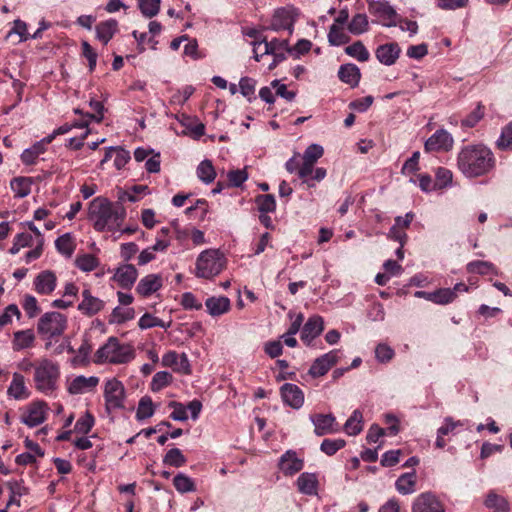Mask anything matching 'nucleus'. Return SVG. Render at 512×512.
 I'll return each mask as SVG.
<instances>
[{
	"label": "nucleus",
	"mask_w": 512,
	"mask_h": 512,
	"mask_svg": "<svg viewBox=\"0 0 512 512\" xmlns=\"http://www.w3.org/2000/svg\"><path fill=\"white\" fill-rule=\"evenodd\" d=\"M456 166L466 178L482 177L495 168V156L483 144H468L459 150Z\"/></svg>",
	"instance_id": "nucleus-1"
},
{
	"label": "nucleus",
	"mask_w": 512,
	"mask_h": 512,
	"mask_svg": "<svg viewBox=\"0 0 512 512\" xmlns=\"http://www.w3.org/2000/svg\"><path fill=\"white\" fill-rule=\"evenodd\" d=\"M125 216L126 211L122 206H115L106 198L97 197L90 202L88 218L96 231L118 230Z\"/></svg>",
	"instance_id": "nucleus-2"
},
{
	"label": "nucleus",
	"mask_w": 512,
	"mask_h": 512,
	"mask_svg": "<svg viewBox=\"0 0 512 512\" xmlns=\"http://www.w3.org/2000/svg\"><path fill=\"white\" fill-rule=\"evenodd\" d=\"M134 358V347L128 343H121L113 336L95 352V362L98 364H126Z\"/></svg>",
	"instance_id": "nucleus-3"
},
{
	"label": "nucleus",
	"mask_w": 512,
	"mask_h": 512,
	"mask_svg": "<svg viewBox=\"0 0 512 512\" xmlns=\"http://www.w3.org/2000/svg\"><path fill=\"white\" fill-rule=\"evenodd\" d=\"M68 319L60 312H46L38 320L37 333L45 342V349L50 350L67 329Z\"/></svg>",
	"instance_id": "nucleus-4"
},
{
	"label": "nucleus",
	"mask_w": 512,
	"mask_h": 512,
	"mask_svg": "<svg viewBox=\"0 0 512 512\" xmlns=\"http://www.w3.org/2000/svg\"><path fill=\"white\" fill-rule=\"evenodd\" d=\"M60 366L48 358H42L35 363L33 380L36 390L43 394L53 393L58 386Z\"/></svg>",
	"instance_id": "nucleus-5"
},
{
	"label": "nucleus",
	"mask_w": 512,
	"mask_h": 512,
	"mask_svg": "<svg viewBox=\"0 0 512 512\" xmlns=\"http://www.w3.org/2000/svg\"><path fill=\"white\" fill-rule=\"evenodd\" d=\"M226 267V258L218 249L202 251L195 262V276L211 280L219 275Z\"/></svg>",
	"instance_id": "nucleus-6"
},
{
	"label": "nucleus",
	"mask_w": 512,
	"mask_h": 512,
	"mask_svg": "<svg viewBox=\"0 0 512 512\" xmlns=\"http://www.w3.org/2000/svg\"><path fill=\"white\" fill-rule=\"evenodd\" d=\"M103 397L107 414L124 409L126 400L124 384L116 377L107 379L103 386Z\"/></svg>",
	"instance_id": "nucleus-7"
},
{
	"label": "nucleus",
	"mask_w": 512,
	"mask_h": 512,
	"mask_svg": "<svg viewBox=\"0 0 512 512\" xmlns=\"http://www.w3.org/2000/svg\"><path fill=\"white\" fill-rule=\"evenodd\" d=\"M413 512H445L443 503L432 492L418 495L412 505Z\"/></svg>",
	"instance_id": "nucleus-8"
},
{
	"label": "nucleus",
	"mask_w": 512,
	"mask_h": 512,
	"mask_svg": "<svg viewBox=\"0 0 512 512\" xmlns=\"http://www.w3.org/2000/svg\"><path fill=\"white\" fill-rule=\"evenodd\" d=\"M338 350H332L316 358L309 368L308 374L313 378L324 376L339 360Z\"/></svg>",
	"instance_id": "nucleus-9"
},
{
	"label": "nucleus",
	"mask_w": 512,
	"mask_h": 512,
	"mask_svg": "<svg viewBox=\"0 0 512 512\" xmlns=\"http://www.w3.org/2000/svg\"><path fill=\"white\" fill-rule=\"evenodd\" d=\"M57 286V276L51 270L38 273L33 280V288L39 295H50Z\"/></svg>",
	"instance_id": "nucleus-10"
},
{
	"label": "nucleus",
	"mask_w": 512,
	"mask_h": 512,
	"mask_svg": "<svg viewBox=\"0 0 512 512\" xmlns=\"http://www.w3.org/2000/svg\"><path fill=\"white\" fill-rule=\"evenodd\" d=\"M454 144L451 134L444 130L439 129L431 135L425 142L426 151H449Z\"/></svg>",
	"instance_id": "nucleus-11"
},
{
	"label": "nucleus",
	"mask_w": 512,
	"mask_h": 512,
	"mask_svg": "<svg viewBox=\"0 0 512 512\" xmlns=\"http://www.w3.org/2000/svg\"><path fill=\"white\" fill-rule=\"evenodd\" d=\"M138 270L132 264H122L115 269L112 280L123 289H130L136 282Z\"/></svg>",
	"instance_id": "nucleus-12"
},
{
	"label": "nucleus",
	"mask_w": 512,
	"mask_h": 512,
	"mask_svg": "<svg viewBox=\"0 0 512 512\" xmlns=\"http://www.w3.org/2000/svg\"><path fill=\"white\" fill-rule=\"evenodd\" d=\"M294 23L295 17L293 10L288 8H279L272 16L269 29L273 31L288 30L291 34Z\"/></svg>",
	"instance_id": "nucleus-13"
},
{
	"label": "nucleus",
	"mask_w": 512,
	"mask_h": 512,
	"mask_svg": "<svg viewBox=\"0 0 512 512\" xmlns=\"http://www.w3.org/2000/svg\"><path fill=\"white\" fill-rule=\"evenodd\" d=\"M265 52H270V55L273 57L272 62L268 64V69L272 70L279 62L285 59V53L291 52V49L287 39L275 38L271 41L266 40Z\"/></svg>",
	"instance_id": "nucleus-14"
},
{
	"label": "nucleus",
	"mask_w": 512,
	"mask_h": 512,
	"mask_svg": "<svg viewBox=\"0 0 512 512\" xmlns=\"http://www.w3.org/2000/svg\"><path fill=\"white\" fill-rule=\"evenodd\" d=\"M100 382L99 377L90 376L86 377L79 375L74 377L67 385V391L71 395L84 394L95 390Z\"/></svg>",
	"instance_id": "nucleus-15"
},
{
	"label": "nucleus",
	"mask_w": 512,
	"mask_h": 512,
	"mask_svg": "<svg viewBox=\"0 0 512 512\" xmlns=\"http://www.w3.org/2000/svg\"><path fill=\"white\" fill-rule=\"evenodd\" d=\"M314 424V432L318 436L333 434L338 432L336 418L332 414H315L310 416Z\"/></svg>",
	"instance_id": "nucleus-16"
},
{
	"label": "nucleus",
	"mask_w": 512,
	"mask_h": 512,
	"mask_svg": "<svg viewBox=\"0 0 512 512\" xmlns=\"http://www.w3.org/2000/svg\"><path fill=\"white\" fill-rule=\"evenodd\" d=\"M161 364L164 367L172 368L176 372L190 373V364L185 353L178 354L176 351H168L162 356Z\"/></svg>",
	"instance_id": "nucleus-17"
},
{
	"label": "nucleus",
	"mask_w": 512,
	"mask_h": 512,
	"mask_svg": "<svg viewBox=\"0 0 512 512\" xmlns=\"http://www.w3.org/2000/svg\"><path fill=\"white\" fill-rule=\"evenodd\" d=\"M46 419V404L42 401L32 402L22 416V422L28 427H36Z\"/></svg>",
	"instance_id": "nucleus-18"
},
{
	"label": "nucleus",
	"mask_w": 512,
	"mask_h": 512,
	"mask_svg": "<svg viewBox=\"0 0 512 512\" xmlns=\"http://www.w3.org/2000/svg\"><path fill=\"white\" fill-rule=\"evenodd\" d=\"M280 393L284 403L294 409H299L304 404V394L295 384L285 383L280 388Z\"/></svg>",
	"instance_id": "nucleus-19"
},
{
	"label": "nucleus",
	"mask_w": 512,
	"mask_h": 512,
	"mask_svg": "<svg viewBox=\"0 0 512 512\" xmlns=\"http://www.w3.org/2000/svg\"><path fill=\"white\" fill-rule=\"evenodd\" d=\"M400 53L401 48L395 42L380 45L375 50V56L377 60L385 66H391L395 64L400 56Z\"/></svg>",
	"instance_id": "nucleus-20"
},
{
	"label": "nucleus",
	"mask_w": 512,
	"mask_h": 512,
	"mask_svg": "<svg viewBox=\"0 0 512 512\" xmlns=\"http://www.w3.org/2000/svg\"><path fill=\"white\" fill-rule=\"evenodd\" d=\"M304 467L303 459L299 458L295 451L288 450L280 458L279 468L284 475L292 476Z\"/></svg>",
	"instance_id": "nucleus-21"
},
{
	"label": "nucleus",
	"mask_w": 512,
	"mask_h": 512,
	"mask_svg": "<svg viewBox=\"0 0 512 512\" xmlns=\"http://www.w3.org/2000/svg\"><path fill=\"white\" fill-rule=\"evenodd\" d=\"M370 13L376 15L383 26L395 25L396 11L387 3L372 2L369 4Z\"/></svg>",
	"instance_id": "nucleus-22"
},
{
	"label": "nucleus",
	"mask_w": 512,
	"mask_h": 512,
	"mask_svg": "<svg viewBox=\"0 0 512 512\" xmlns=\"http://www.w3.org/2000/svg\"><path fill=\"white\" fill-rule=\"evenodd\" d=\"M163 286V279L159 274H148L140 279L136 292L142 297H149L160 290Z\"/></svg>",
	"instance_id": "nucleus-23"
},
{
	"label": "nucleus",
	"mask_w": 512,
	"mask_h": 512,
	"mask_svg": "<svg viewBox=\"0 0 512 512\" xmlns=\"http://www.w3.org/2000/svg\"><path fill=\"white\" fill-rule=\"evenodd\" d=\"M104 307V302L91 294L89 289L82 292V301L79 303L77 309L86 316H93L100 312Z\"/></svg>",
	"instance_id": "nucleus-24"
},
{
	"label": "nucleus",
	"mask_w": 512,
	"mask_h": 512,
	"mask_svg": "<svg viewBox=\"0 0 512 512\" xmlns=\"http://www.w3.org/2000/svg\"><path fill=\"white\" fill-rule=\"evenodd\" d=\"M7 395L15 400H25L30 397V391L26 387L25 377L15 372L12 381L7 389Z\"/></svg>",
	"instance_id": "nucleus-25"
},
{
	"label": "nucleus",
	"mask_w": 512,
	"mask_h": 512,
	"mask_svg": "<svg viewBox=\"0 0 512 512\" xmlns=\"http://www.w3.org/2000/svg\"><path fill=\"white\" fill-rule=\"evenodd\" d=\"M324 329V322L320 316H312L304 324L301 339L303 342L310 344L317 336H319Z\"/></svg>",
	"instance_id": "nucleus-26"
},
{
	"label": "nucleus",
	"mask_w": 512,
	"mask_h": 512,
	"mask_svg": "<svg viewBox=\"0 0 512 512\" xmlns=\"http://www.w3.org/2000/svg\"><path fill=\"white\" fill-rule=\"evenodd\" d=\"M36 341L35 333L32 329L19 330L13 333L12 349L13 351H22L34 347Z\"/></svg>",
	"instance_id": "nucleus-27"
},
{
	"label": "nucleus",
	"mask_w": 512,
	"mask_h": 512,
	"mask_svg": "<svg viewBox=\"0 0 512 512\" xmlns=\"http://www.w3.org/2000/svg\"><path fill=\"white\" fill-rule=\"evenodd\" d=\"M205 306L212 317H218L230 310L231 302L226 296H212L206 299Z\"/></svg>",
	"instance_id": "nucleus-28"
},
{
	"label": "nucleus",
	"mask_w": 512,
	"mask_h": 512,
	"mask_svg": "<svg viewBox=\"0 0 512 512\" xmlns=\"http://www.w3.org/2000/svg\"><path fill=\"white\" fill-rule=\"evenodd\" d=\"M318 477L315 473L304 472L297 478L296 485L300 493L316 495L318 491Z\"/></svg>",
	"instance_id": "nucleus-29"
},
{
	"label": "nucleus",
	"mask_w": 512,
	"mask_h": 512,
	"mask_svg": "<svg viewBox=\"0 0 512 512\" xmlns=\"http://www.w3.org/2000/svg\"><path fill=\"white\" fill-rule=\"evenodd\" d=\"M338 77L352 88L358 86L361 78L360 69L352 63L343 64L338 70Z\"/></svg>",
	"instance_id": "nucleus-30"
},
{
	"label": "nucleus",
	"mask_w": 512,
	"mask_h": 512,
	"mask_svg": "<svg viewBox=\"0 0 512 512\" xmlns=\"http://www.w3.org/2000/svg\"><path fill=\"white\" fill-rule=\"evenodd\" d=\"M118 30V22L115 19H109L102 21L96 25V38L101 41L104 45L113 38Z\"/></svg>",
	"instance_id": "nucleus-31"
},
{
	"label": "nucleus",
	"mask_w": 512,
	"mask_h": 512,
	"mask_svg": "<svg viewBox=\"0 0 512 512\" xmlns=\"http://www.w3.org/2000/svg\"><path fill=\"white\" fill-rule=\"evenodd\" d=\"M466 270L471 274L478 275H498V270L493 263L488 261L476 260L466 265Z\"/></svg>",
	"instance_id": "nucleus-32"
},
{
	"label": "nucleus",
	"mask_w": 512,
	"mask_h": 512,
	"mask_svg": "<svg viewBox=\"0 0 512 512\" xmlns=\"http://www.w3.org/2000/svg\"><path fill=\"white\" fill-rule=\"evenodd\" d=\"M363 429V415L359 410L353 411L344 424V431L350 435H358Z\"/></svg>",
	"instance_id": "nucleus-33"
},
{
	"label": "nucleus",
	"mask_w": 512,
	"mask_h": 512,
	"mask_svg": "<svg viewBox=\"0 0 512 512\" xmlns=\"http://www.w3.org/2000/svg\"><path fill=\"white\" fill-rule=\"evenodd\" d=\"M416 476L415 473H405L396 481V489L403 495L411 494L415 491Z\"/></svg>",
	"instance_id": "nucleus-34"
},
{
	"label": "nucleus",
	"mask_w": 512,
	"mask_h": 512,
	"mask_svg": "<svg viewBox=\"0 0 512 512\" xmlns=\"http://www.w3.org/2000/svg\"><path fill=\"white\" fill-rule=\"evenodd\" d=\"M345 53L359 62H366L370 58V53L361 41L345 47Z\"/></svg>",
	"instance_id": "nucleus-35"
},
{
	"label": "nucleus",
	"mask_w": 512,
	"mask_h": 512,
	"mask_svg": "<svg viewBox=\"0 0 512 512\" xmlns=\"http://www.w3.org/2000/svg\"><path fill=\"white\" fill-rule=\"evenodd\" d=\"M485 506L493 512H509L507 500L493 492L487 495Z\"/></svg>",
	"instance_id": "nucleus-36"
},
{
	"label": "nucleus",
	"mask_w": 512,
	"mask_h": 512,
	"mask_svg": "<svg viewBox=\"0 0 512 512\" xmlns=\"http://www.w3.org/2000/svg\"><path fill=\"white\" fill-rule=\"evenodd\" d=\"M75 265L83 272H91L98 267L99 260L93 254L85 253L75 258Z\"/></svg>",
	"instance_id": "nucleus-37"
},
{
	"label": "nucleus",
	"mask_w": 512,
	"mask_h": 512,
	"mask_svg": "<svg viewBox=\"0 0 512 512\" xmlns=\"http://www.w3.org/2000/svg\"><path fill=\"white\" fill-rule=\"evenodd\" d=\"M369 29L368 17L365 14L359 13L353 16L348 25V30L353 35H361Z\"/></svg>",
	"instance_id": "nucleus-38"
},
{
	"label": "nucleus",
	"mask_w": 512,
	"mask_h": 512,
	"mask_svg": "<svg viewBox=\"0 0 512 512\" xmlns=\"http://www.w3.org/2000/svg\"><path fill=\"white\" fill-rule=\"evenodd\" d=\"M55 246L59 253L71 256L75 250L74 238L70 233H66L58 237L55 241Z\"/></svg>",
	"instance_id": "nucleus-39"
},
{
	"label": "nucleus",
	"mask_w": 512,
	"mask_h": 512,
	"mask_svg": "<svg viewBox=\"0 0 512 512\" xmlns=\"http://www.w3.org/2000/svg\"><path fill=\"white\" fill-rule=\"evenodd\" d=\"M173 485L179 493L196 491V485L191 477L184 473L177 474L173 479Z\"/></svg>",
	"instance_id": "nucleus-40"
},
{
	"label": "nucleus",
	"mask_w": 512,
	"mask_h": 512,
	"mask_svg": "<svg viewBox=\"0 0 512 512\" xmlns=\"http://www.w3.org/2000/svg\"><path fill=\"white\" fill-rule=\"evenodd\" d=\"M173 381V376L168 371L157 372L150 383V389L152 392H159L163 388L169 386Z\"/></svg>",
	"instance_id": "nucleus-41"
},
{
	"label": "nucleus",
	"mask_w": 512,
	"mask_h": 512,
	"mask_svg": "<svg viewBox=\"0 0 512 512\" xmlns=\"http://www.w3.org/2000/svg\"><path fill=\"white\" fill-rule=\"evenodd\" d=\"M31 180L25 177L15 178L11 181L10 186L15 196L19 198L26 197L31 192Z\"/></svg>",
	"instance_id": "nucleus-42"
},
{
	"label": "nucleus",
	"mask_w": 512,
	"mask_h": 512,
	"mask_svg": "<svg viewBox=\"0 0 512 512\" xmlns=\"http://www.w3.org/2000/svg\"><path fill=\"white\" fill-rule=\"evenodd\" d=\"M41 143H34L30 148L25 149L21 154V160L25 165L36 164L38 157L45 152Z\"/></svg>",
	"instance_id": "nucleus-43"
},
{
	"label": "nucleus",
	"mask_w": 512,
	"mask_h": 512,
	"mask_svg": "<svg viewBox=\"0 0 512 512\" xmlns=\"http://www.w3.org/2000/svg\"><path fill=\"white\" fill-rule=\"evenodd\" d=\"M198 178L206 184L214 181L216 177V171L210 160H203L197 167Z\"/></svg>",
	"instance_id": "nucleus-44"
},
{
	"label": "nucleus",
	"mask_w": 512,
	"mask_h": 512,
	"mask_svg": "<svg viewBox=\"0 0 512 512\" xmlns=\"http://www.w3.org/2000/svg\"><path fill=\"white\" fill-rule=\"evenodd\" d=\"M255 203L260 213H272L276 210V200L271 194H261L256 196Z\"/></svg>",
	"instance_id": "nucleus-45"
},
{
	"label": "nucleus",
	"mask_w": 512,
	"mask_h": 512,
	"mask_svg": "<svg viewBox=\"0 0 512 512\" xmlns=\"http://www.w3.org/2000/svg\"><path fill=\"white\" fill-rule=\"evenodd\" d=\"M170 325H171V322L166 323V322L162 321L161 319L153 316L150 313H145L144 315H142L140 317V319L138 321V326L142 330L150 329L153 327H161V328L167 329L170 327Z\"/></svg>",
	"instance_id": "nucleus-46"
},
{
	"label": "nucleus",
	"mask_w": 512,
	"mask_h": 512,
	"mask_svg": "<svg viewBox=\"0 0 512 512\" xmlns=\"http://www.w3.org/2000/svg\"><path fill=\"white\" fill-rule=\"evenodd\" d=\"M22 307L28 318H35L41 311L37 299L30 294H25L22 298Z\"/></svg>",
	"instance_id": "nucleus-47"
},
{
	"label": "nucleus",
	"mask_w": 512,
	"mask_h": 512,
	"mask_svg": "<svg viewBox=\"0 0 512 512\" xmlns=\"http://www.w3.org/2000/svg\"><path fill=\"white\" fill-rule=\"evenodd\" d=\"M154 414V404L150 397H142L139 401L136 411V418L143 420L152 417Z\"/></svg>",
	"instance_id": "nucleus-48"
},
{
	"label": "nucleus",
	"mask_w": 512,
	"mask_h": 512,
	"mask_svg": "<svg viewBox=\"0 0 512 512\" xmlns=\"http://www.w3.org/2000/svg\"><path fill=\"white\" fill-rule=\"evenodd\" d=\"M328 41L333 46H340L348 43L349 37L338 25L332 24L328 33Z\"/></svg>",
	"instance_id": "nucleus-49"
},
{
	"label": "nucleus",
	"mask_w": 512,
	"mask_h": 512,
	"mask_svg": "<svg viewBox=\"0 0 512 512\" xmlns=\"http://www.w3.org/2000/svg\"><path fill=\"white\" fill-rule=\"evenodd\" d=\"M160 2L161 0H138V6L145 17L152 18L158 14Z\"/></svg>",
	"instance_id": "nucleus-50"
},
{
	"label": "nucleus",
	"mask_w": 512,
	"mask_h": 512,
	"mask_svg": "<svg viewBox=\"0 0 512 512\" xmlns=\"http://www.w3.org/2000/svg\"><path fill=\"white\" fill-rule=\"evenodd\" d=\"M163 462L167 465L173 466V467H182L186 463V458L178 448H172L170 449L164 459Z\"/></svg>",
	"instance_id": "nucleus-51"
},
{
	"label": "nucleus",
	"mask_w": 512,
	"mask_h": 512,
	"mask_svg": "<svg viewBox=\"0 0 512 512\" xmlns=\"http://www.w3.org/2000/svg\"><path fill=\"white\" fill-rule=\"evenodd\" d=\"M484 114V106L478 103L476 108L462 120V126L469 128L474 127L484 117Z\"/></svg>",
	"instance_id": "nucleus-52"
},
{
	"label": "nucleus",
	"mask_w": 512,
	"mask_h": 512,
	"mask_svg": "<svg viewBox=\"0 0 512 512\" xmlns=\"http://www.w3.org/2000/svg\"><path fill=\"white\" fill-rule=\"evenodd\" d=\"M346 442L343 439H324L321 443L320 449L328 456L334 455L338 450L345 446Z\"/></svg>",
	"instance_id": "nucleus-53"
},
{
	"label": "nucleus",
	"mask_w": 512,
	"mask_h": 512,
	"mask_svg": "<svg viewBox=\"0 0 512 512\" xmlns=\"http://www.w3.org/2000/svg\"><path fill=\"white\" fill-rule=\"evenodd\" d=\"M455 300L454 291L451 288H440L434 291L433 303L438 305H447Z\"/></svg>",
	"instance_id": "nucleus-54"
},
{
	"label": "nucleus",
	"mask_w": 512,
	"mask_h": 512,
	"mask_svg": "<svg viewBox=\"0 0 512 512\" xmlns=\"http://www.w3.org/2000/svg\"><path fill=\"white\" fill-rule=\"evenodd\" d=\"M93 425L94 417L89 412H86L77 420L74 426V430L75 432L80 434H87L91 431Z\"/></svg>",
	"instance_id": "nucleus-55"
},
{
	"label": "nucleus",
	"mask_w": 512,
	"mask_h": 512,
	"mask_svg": "<svg viewBox=\"0 0 512 512\" xmlns=\"http://www.w3.org/2000/svg\"><path fill=\"white\" fill-rule=\"evenodd\" d=\"M499 148L504 150H512V122L508 123L502 130L497 140Z\"/></svg>",
	"instance_id": "nucleus-56"
},
{
	"label": "nucleus",
	"mask_w": 512,
	"mask_h": 512,
	"mask_svg": "<svg viewBox=\"0 0 512 512\" xmlns=\"http://www.w3.org/2000/svg\"><path fill=\"white\" fill-rule=\"evenodd\" d=\"M89 106L93 110V113H86L85 117H87L91 120H94L96 122H101L104 118V111H105L103 103L92 98L89 101Z\"/></svg>",
	"instance_id": "nucleus-57"
},
{
	"label": "nucleus",
	"mask_w": 512,
	"mask_h": 512,
	"mask_svg": "<svg viewBox=\"0 0 512 512\" xmlns=\"http://www.w3.org/2000/svg\"><path fill=\"white\" fill-rule=\"evenodd\" d=\"M229 184L233 187H240L247 179L246 169L231 170L227 174Z\"/></svg>",
	"instance_id": "nucleus-58"
},
{
	"label": "nucleus",
	"mask_w": 512,
	"mask_h": 512,
	"mask_svg": "<svg viewBox=\"0 0 512 512\" xmlns=\"http://www.w3.org/2000/svg\"><path fill=\"white\" fill-rule=\"evenodd\" d=\"M13 316H16L17 319L21 317V312L16 304L8 305L0 315V328L11 323Z\"/></svg>",
	"instance_id": "nucleus-59"
},
{
	"label": "nucleus",
	"mask_w": 512,
	"mask_h": 512,
	"mask_svg": "<svg viewBox=\"0 0 512 512\" xmlns=\"http://www.w3.org/2000/svg\"><path fill=\"white\" fill-rule=\"evenodd\" d=\"M239 89L241 94L250 101L255 93V81L249 77H243L239 81Z\"/></svg>",
	"instance_id": "nucleus-60"
},
{
	"label": "nucleus",
	"mask_w": 512,
	"mask_h": 512,
	"mask_svg": "<svg viewBox=\"0 0 512 512\" xmlns=\"http://www.w3.org/2000/svg\"><path fill=\"white\" fill-rule=\"evenodd\" d=\"M375 356L379 362L386 363L394 357V350L386 344H379L375 349Z\"/></svg>",
	"instance_id": "nucleus-61"
},
{
	"label": "nucleus",
	"mask_w": 512,
	"mask_h": 512,
	"mask_svg": "<svg viewBox=\"0 0 512 512\" xmlns=\"http://www.w3.org/2000/svg\"><path fill=\"white\" fill-rule=\"evenodd\" d=\"M324 153L323 147L318 144H311L309 145L304 154H303V160L311 161L312 163H315L319 158L322 157Z\"/></svg>",
	"instance_id": "nucleus-62"
},
{
	"label": "nucleus",
	"mask_w": 512,
	"mask_h": 512,
	"mask_svg": "<svg viewBox=\"0 0 512 512\" xmlns=\"http://www.w3.org/2000/svg\"><path fill=\"white\" fill-rule=\"evenodd\" d=\"M181 305L184 309L189 310H200L202 309V303L198 301L196 296L191 292H186L181 297Z\"/></svg>",
	"instance_id": "nucleus-63"
},
{
	"label": "nucleus",
	"mask_w": 512,
	"mask_h": 512,
	"mask_svg": "<svg viewBox=\"0 0 512 512\" xmlns=\"http://www.w3.org/2000/svg\"><path fill=\"white\" fill-rule=\"evenodd\" d=\"M169 406L173 408L170 417L175 421H186L188 419L186 407L179 402L172 401Z\"/></svg>",
	"instance_id": "nucleus-64"
}]
</instances>
